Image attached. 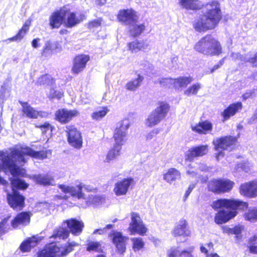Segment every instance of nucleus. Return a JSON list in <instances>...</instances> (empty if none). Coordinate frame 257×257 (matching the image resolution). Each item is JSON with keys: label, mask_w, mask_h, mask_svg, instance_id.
<instances>
[{"label": "nucleus", "mask_w": 257, "mask_h": 257, "mask_svg": "<svg viewBox=\"0 0 257 257\" xmlns=\"http://www.w3.org/2000/svg\"><path fill=\"white\" fill-rule=\"evenodd\" d=\"M236 142V139L232 136L217 138L214 140L213 143L216 151L220 149L223 150H231Z\"/></svg>", "instance_id": "13"}, {"label": "nucleus", "mask_w": 257, "mask_h": 257, "mask_svg": "<svg viewBox=\"0 0 257 257\" xmlns=\"http://www.w3.org/2000/svg\"><path fill=\"white\" fill-rule=\"evenodd\" d=\"M243 229L242 226H236L232 228V234L235 235L236 241L239 242L241 239V233Z\"/></svg>", "instance_id": "52"}, {"label": "nucleus", "mask_w": 257, "mask_h": 257, "mask_svg": "<svg viewBox=\"0 0 257 257\" xmlns=\"http://www.w3.org/2000/svg\"><path fill=\"white\" fill-rule=\"evenodd\" d=\"M101 25V20L97 19L90 22L88 24L89 28L92 29L94 28H98Z\"/></svg>", "instance_id": "58"}, {"label": "nucleus", "mask_w": 257, "mask_h": 257, "mask_svg": "<svg viewBox=\"0 0 257 257\" xmlns=\"http://www.w3.org/2000/svg\"><path fill=\"white\" fill-rule=\"evenodd\" d=\"M55 80L49 74L41 76L36 81V84L39 85H49L52 86L54 84Z\"/></svg>", "instance_id": "41"}, {"label": "nucleus", "mask_w": 257, "mask_h": 257, "mask_svg": "<svg viewBox=\"0 0 257 257\" xmlns=\"http://www.w3.org/2000/svg\"><path fill=\"white\" fill-rule=\"evenodd\" d=\"M194 49L208 56L218 55L221 52L219 43L211 35H207L200 40L194 46Z\"/></svg>", "instance_id": "4"}, {"label": "nucleus", "mask_w": 257, "mask_h": 257, "mask_svg": "<svg viewBox=\"0 0 257 257\" xmlns=\"http://www.w3.org/2000/svg\"><path fill=\"white\" fill-rule=\"evenodd\" d=\"M82 199L85 202V203L82 204L83 207L88 206L97 207L101 205L104 201L103 198L94 194H88L87 196Z\"/></svg>", "instance_id": "26"}, {"label": "nucleus", "mask_w": 257, "mask_h": 257, "mask_svg": "<svg viewBox=\"0 0 257 257\" xmlns=\"http://www.w3.org/2000/svg\"><path fill=\"white\" fill-rule=\"evenodd\" d=\"M9 91L7 88V86L4 84L2 86L1 89L0 90L1 93V97L3 99L5 97L6 93H9Z\"/></svg>", "instance_id": "59"}, {"label": "nucleus", "mask_w": 257, "mask_h": 257, "mask_svg": "<svg viewBox=\"0 0 257 257\" xmlns=\"http://www.w3.org/2000/svg\"><path fill=\"white\" fill-rule=\"evenodd\" d=\"M57 45V43H52L50 41H47L43 48V54L46 56L51 55L54 50L58 48Z\"/></svg>", "instance_id": "45"}, {"label": "nucleus", "mask_w": 257, "mask_h": 257, "mask_svg": "<svg viewBox=\"0 0 257 257\" xmlns=\"http://www.w3.org/2000/svg\"><path fill=\"white\" fill-rule=\"evenodd\" d=\"M86 250L88 251L102 252L101 244L99 242L91 241L87 245Z\"/></svg>", "instance_id": "49"}, {"label": "nucleus", "mask_w": 257, "mask_h": 257, "mask_svg": "<svg viewBox=\"0 0 257 257\" xmlns=\"http://www.w3.org/2000/svg\"><path fill=\"white\" fill-rule=\"evenodd\" d=\"M173 82V85L175 88L179 89L185 87L188 84L192 81L191 77H180L177 79H168Z\"/></svg>", "instance_id": "34"}, {"label": "nucleus", "mask_w": 257, "mask_h": 257, "mask_svg": "<svg viewBox=\"0 0 257 257\" xmlns=\"http://www.w3.org/2000/svg\"><path fill=\"white\" fill-rule=\"evenodd\" d=\"M50 87L51 88L49 91L47 93V96L49 98L52 99L56 98L59 99L63 96V92L62 90H55L54 88V84Z\"/></svg>", "instance_id": "47"}, {"label": "nucleus", "mask_w": 257, "mask_h": 257, "mask_svg": "<svg viewBox=\"0 0 257 257\" xmlns=\"http://www.w3.org/2000/svg\"><path fill=\"white\" fill-rule=\"evenodd\" d=\"M257 61V52L253 57L247 56V62L250 63L253 66H256L255 63Z\"/></svg>", "instance_id": "61"}, {"label": "nucleus", "mask_w": 257, "mask_h": 257, "mask_svg": "<svg viewBox=\"0 0 257 257\" xmlns=\"http://www.w3.org/2000/svg\"><path fill=\"white\" fill-rule=\"evenodd\" d=\"M34 178L37 183L44 186L53 185L54 183V179L48 174L35 175Z\"/></svg>", "instance_id": "36"}, {"label": "nucleus", "mask_w": 257, "mask_h": 257, "mask_svg": "<svg viewBox=\"0 0 257 257\" xmlns=\"http://www.w3.org/2000/svg\"><path fill=\"white\" fill-rule=\"evenodd\" d=\"M133 242V248L135 251H139L144 246L145 243L141 237H134L131 238Z\"/></svg>", "instance_id": "48"}, {"label": "nucleus", "mask_w": 257, "mask_h": 257, "mask_svg": "<svg viewBox=\"0 0 257 257\" xmlns=\"http://www.w3.org/2000/svg\"><path fill=\"white\" fill-rule=\"evenodd\" d=\"M244 218L246 220L250 222L257 221V208H250L247 212L244 214Z\"/></svg>", "instance_id": "46"}, {"label": "nucleus", "mask_w": 257, "mask_h": 257, "mask_svg": "<svg viewBox=\"0 0 257 257\" xmlns=\"http://www.w3.org/2000/svg\"><path fill=\"white\" fill-rule=\"evenodd\" d=\"M69 234V231L63 227H59L55 229L53 232L52 235L50 238H53L55 239H65L67 238Z\"/></svg>", "instance_id": "40"}, {"label": "nucleus", "mask_w": 257, "mask_h": 257, "mask_svg": "<svg viewBox=\"0 0 257 257\" xmlns=\"http://www.w3.org/2000/svg\"><path fill=\"white\" fill-rule=\"evenodd\" d=\"M170 106L165 102H161L159 106L156 108L148 116L145 123L147 127H152L159 124L165 118L169 110Z\"/></svg>", "instance_id": "7"}, {"label": "nucleus", "mask_w": 257, "mask_h": 257, "mask_svg": "<svg viewBox=\"0 0 257 257\" xmlns=\"http://www.w3.org/2000/svg\"><path fill=\"white\" fill-rule=\"evenodd\" d=\"M134 184L132 178H126L118 181L114 185L113 191L117 196L125 195L132 185Z\"/></svg>", "instance_id": "14"}, {"label": "nucleus", "mask_w": 257, "mask_h": 257, "mask_svg": "<svg viewBox=\"0 0 257 257\" xmlns=\"http://www.w3.org/2000/svg\"><path fill=\"white\" fill-rule=\"evenodd\" d=\"M41 130L43 132H45L47 130H49L51 127V125L49 123L45 122L43 125L40 126Z\"/></svg>", "instance_id": "62"}, {"label": "nucleus", "mask_w": 257, "mask_h": 257, "mask_svg": "<svg viewBox=\"0 0 257 257\" xmlns=\"http://www.w3.org/2000/svg\"><path fill=\"white\" fill-rule=\"evenodd\" d=\"M118 253L123 254L126 250V241L127 237L123 236L120 232L113 231L109 234Z\"/></svg>", "instance_id": "15"}, {"label": "nucleus", "mask_w": 257, "mask_h": 257, "mask_svg": "<svg viewBox=\"0 0 257 257\" xmlns=\"http://www.w3.org/2000/svg\"><path fill=\"white\" fill-rule=\"evenodd\" d=\"M109 111V109L107 106L101 107L93 112L91 116L93 119L99 120L104 117Z\"/></svg>", "instance_id": "43"}, {"label": "nucleus", "mask_w": 257, "mask_h": 257, "mask_svg": "<svg viewBox=\"0 0 257 257\" xmlns=\"http://www.w3.org/2000/svg\"><path fill=\"white\" fill-rule=\"evenodd\" d=\"M223 232L229 235L232 234V228L228 227L227 226H223L222 227Z\"/></svg>", "instance_id": "64"}, {"label": "nucleus", "mask_w": 257, "mask_h": 257, "mask_svg": "<svg viewBox=\"0 0 257 257\" xmlns=\"http://www.w3.org/2000/svg\"><path fill=\"white\" fill-rule=\"evenodd\" d=\"M121 149L120 147H116L113 145V147L110 149L103 159L104 163H109L115 160L121 154Z\"/></svg>", "instance_id": "31"}, {"label": "nucleus", "mask_w": 257, "mask_h": 257, "mask_svg": "<svg viewBox=\"0 0 257 257\" xmlns=\"http://www.w3.org/2000/svg\"><path fill=\"white\" fill-rule=\"evenodd\" d=\"M66 223L70 231L75 235H79L82 231L84 224L81 221L72 218L64 221L63 225Z\"/></svg>", "instance_id": "22"}, {"label": "nucleus", "mask_w": 257, "mask_h": 257, "mask_svg": "<svg viewBox=\"0 0 257 257\" xmlns=\"http://www.w3.org/2000/svg\"><path fill=\"white\" fill-rule=\"evenodd\" d=\"M40 39L39 38H36L34 39L32 42V47L34 48H37L39 46V42Z\"/></svg>", "instance_id": "63"}, {"label": "nucleus", "mask_w": 257, "mask_h": 257, "mask_svg": "<svg viewBox=\"0 0 257 257\" xmlns=\"http://www.w3.org/2000/svg\"><path fill=\"white\" fill-rule=\"evenodd\" d=\"M247 56L248 54L243 56L239 53H232L231 55L232 60L234 61H241L243 62H247Z\"/></svg>", "instance_id": "54"}, {"label": "nucleus", "mask_w": 257, "mask_h": 257, "mask_svg": "<svg viewBox=\"0 0 257 257\" xmlns=\"http://www.w3.org/2000/svg\"><path fill=\"white\" fill-rule=\"evenodd\" d=\"M30 220L29 213L23 212L18 214L11 221V225L14 228H17L20 225L25 226L29 223Z\"/></svg>", "instance_id": "24"}, {"label": "nucleus", "mask_w": 257, "mask_h": 257, "mask_svg": "<svg viewBox=\"0 0 257 257\" xmlns=\"http://www.w3.org/2000/svg\"><path fill=\"white\" fill-rule=\"evenodd\" d=\"M78 114V112L76 110H68L67 109H59L56 112L55 116L56 119L61 123H67Z\"/></svg>", "instance_id": "20"}, {"label": "nucleus", "mask_w": 257, "mask_h": 257, "mask_svg": "<svg viewBox=\"0 0 257 257\" xmlns=\"http://www.w3.org/2000/svg\"><path fill=\"white\" fill-rule=\"evenodd\" d=\"M168 79H173L171 78H159L158 81L155 83H159L161 85L171 87L173 86V82L169 80Z\"/></svg>", "instance_id": "53"}, {"label": "nucleus", "mask_w": 257, "mask_h": 257, "mask_svg": "<svg viewBox=\"0 0 257 257\" xmlns=\"http://www.w3.org/2000/svg\"><path fill=\"white\" fill-rule=\"evenodd\" d=\"M39 240L36 236L28 238L21 243L20 249L23 252H29L37 245Z\"/></svg>", "instance_id": "30"}, {"label": "nucleus", "mask_w": 257, "mask_h": 257, "mask_svg": "<svg viewBox=\"0 0 257 257\" xmlns=\"http://www.w3.org/2000/svg\"><path fill=\"white\" fill-rule=\"evenodd\" d=\"M234 183L228 179H214L209 182L208 188L209 190L215 192H226L230 191Z\"/></svg>", "instance_id": "9"}, {"label": "nucleus", "mask_w": 257, "mask_h": 257, "mask_svg": "<svg viewBox=\"0 0 257 257\" xmlns=\"http://www.w3.org/2000/svg\"><path fill=\"white\" fill-rule=\"evenodd\" d=\"M129 30L132 35L137 36L140 35L145 30V26L143 24H141L137 21V20L135 21L133 24L128 25Z\"/></svg>", "instance_id": "38"}, {"label": "nucleus", "mask_w": 257, "mask_h": 257, "mask_svg": "<svg viewBox=\"0 0 257 257\" xmlns=\"http://www.w3.org/2000/svg\"><path fill=\"white\" fill-rule=\"evenodd\" d=\"M127 45L129 50L132 53L150 49L149 43L146 40H136L128 43Z\"/></svg>", "instance_id": "28"}, {"label": "nucleus", "mask_w": 257, "mask_h": 257, "mask_svg": "<svg viewBox=\"0 0 257 257\" xmlns=\"http://www.w3.org/2000/svg\"><path fill=\"white\" fill-rule=\"evenodd\" d=\"M181 5L187 10H197L202 8V5L198 0H181Z\"/></svg>", "instance_id": "37"}, {"label": "nucleus", "mask_w": 257, "mask_h": 257, "mask_svg": "<svg viewBox=\"0 0 257 257\" xmlns=\"http://www.w3.org/2000/svg\"><path fill=\"white\" fill-rule=\"evenodd\" d=\"M68 11L67 7H63L52 14L49 18L50 26L52 29L58 28L64 22L65 18Z\"/></svg>", "instance_id": "12"}, {"label": "nucleus", "mask_w": 257, "mask_h": 257, "mask_svg": "<svg viewBox=\"0 0 257 257\" xmlns=\"http://www.w3.org/2000/svg\"><path fill=\"white\" fill-rule=\"evenodd\" d=\"M92 97L89 93L82 92L80 95V100L82 103L87 104L90 103Z\"/></svg>", "instance_id": "55"}, {"label": "nucleus", "mask_w": 257, "mask_h": 257, "mask_svg": "<svg viewBox=\"0 0 257 257\" xmlns=\"http://www.w3.org/2000/svg\"><path fill=\"white\" fill-rule=\"evenodd\" d=\"M206 12L194 24V29L198 32H204L214 29L221 18L219 4L212 2L206 6Z\"/></svg>", "instance_id": "2"}, {"label": "nucleus", "mask_w": 257, "mask_h": 257, "mask_svg": "<svg viewBox=\"0 0 257 257\" xmlns=\"http://www.w3.org/2000/svg\"><path fill=\"white\" fill-rule=\"evenodd\" d=\"M242 107L241 102H237L230 104L224 110L221 115L223 117V121L228 119L231 116L234 115Z\"/></svg>", "instance_id": "29"}, {"label": "nucleus", "mask_w": 257, "mask_h": 257, "mask_svg": "<svg viewBox=\"0 0 257 257\" xmlns=\"http://www.w3.org/2000/svg\"><path fill=\"white\" fill-rule=\"evenodd\" d=\"M22 106L23 115L30 118H37L38 116L47 117L48 113L45 111H38L32 107L27 102H20Z\"/></svg>", "instance_id": "18"}, {"label": "nucleus", "mask_w": 257, "mask_h": 257, "mask_svg": "<svg viewBox=\"0 0 257 257\" xmlns=\"http://www.w3.org/2000/svg\"><path fill=\"white\" fill-rule=\"evenodd\" d=\"M239 192L247 197H257V180L242 184L239 188Z\"/></svg>", "instance_id": "16"}, {"label": "nucleus", "mask_w": 257, "mask_h": 257, "mask_svg": "<svg viewBox=\"0 0 257 257\" xmlns=\"http://www.w3.org/2000/svg\"><path fill=\"white\" fill-rule=\"evenodd\" d=\"M208 152V146L207 145H202L189 149L186 153V162L191 161L194 157L202 156L206 154Z\"/></svg>", "instance_id": "21"}, {"label": "nucleus", "mask_w": 257, "mask_h": 257, "mask_svg": "<svg viewBox=\"0 0 257 257\" xmlns=\"http://www.w3.org/2000/svg\"><path fill=\"white\" fill-rule=\"evenodd\" d=\"M65 127V131L67 133L69 144L75 148H81L82 145V138L79 131L73 125H67Z\"/></svg>", "instance_id": "10"}, {"label": "nucleus", "mask_w": 257, "mask_h": 257, "mask_svg": "<svg viewBox=\"0 0 257 257\" xmlns=\"http://www.w3.org/2000/svg\"><path fill=\"white\" fill-rule=\"evenodd\" d=\"M194 188V185L191 184L189 185L188 189L186 190V191L184 194V201L187 199L188 197L189 196L190 193L191 192V191H192V190Z\"/></svg>", "instance_id": "60"}, {"label": "nucleus", "mask_w": 257, "mask_h": 257, "mask_svg": "<svg viewBox=\"0 0 257 257\" xmlns=\"http://www.w3.org/2000/svg\"><path fill=\"white\" fill-rule=\"evenodd\" d=\"M9 218L10 216L7 217L0 222V237L8 232L10 229V226L8 223Z\"/></svg>", "instance_id": "50"}, {"label": "nucleus", "mask_w": 257, "mask_h": 257, "mask_svg": "<svg viewBox=\"0 0 257 257\" xmlns=\"http://www.w3.org/2000/svg\"><path fill=\"white\" fill-rule=\"evenodd\" d=\"M201 88V84L200 83H195L186 89L184 93L187 96H189L191 94H196L197 93L198 90Z\"/></svg>", "instance_id": "51"}, {"label": "nucleus", "mask_w": 257, "mask_h": 257, "mask_svg": "<svg viewBox=\"0 0 257 257\" xmlns=\"http://www.w3.org/2000/svg\"><path fill=\"white\" fill-rule=\"evenodd\" d=\"M117 18L125 25H130L137 20L136 13L132 10H123L119 11Z\"/></svg>", "instance_id": "19"}, {"label": "nucleus", "mask_w": 257, "mask_h": 257, "mask_svg": "<svg viewBox=\"0 0 257 257\" xmlns=\"http://www.w3.org/2000/svg\"><path fill=\"white\" fill-rule=\"evenodd\" d=\"M257 96V90H251L247 91L242 95V98L244 100H246L249 98H253Z\"/></svg>", "instance_id": "56"}, {"label": "nucleus", "mask_w": 257, "mask_h": 257, "mask_svg": "<svg viewBox=\"0 0 257 257\" xmlns=\"http://www.w3.org/2000/svg\"><path fill=\"white\" fill-rule=\"evenodd\" d=\"M181 175L178 170L175 168H170L163 175V179L169 184H172L174 181L180 179Z\"/></svg>", "instance_id": "33"}, {"label": "nucleus", "mask_w": 257, "mask_h": 257, "mask_svg": "<svg viewBox=\"0 0 257 257\" xmlns=\"http://www.w3.org/2000/svg\"><path fill=\"white\" fill-rule=\"evenodd\" d=\"M128 229L131 234L137 233L140 235H144L148 230L139 215L135 212L131 213V222Z\"/></svg>", "instance_id": "11"}, {"label": "nucleus", "mask_w": 257, "mask_h": 257, "mask_svg": "<svg viewBox=\"0 0 257 257\" xmlns=\"http://www.w3.org/2000/svg\"><path fill=\"white\" fill-rule=\"evenodd\" d=\"M173 234L174 236H189L191 232L187 227V221L184 219L179 221L178 224L175 227Z\"/></svg>", "instance_id": "27"}, {"label": "nucleus", "mask_w": 257, "mask_h": 257, "mask_svg": "<svg viewBox=\"0 0 257 257\" xmlns=\"http://www.w3.org/2000/svg\"><path fill=\"white\" fill-rule=\"evenodd\" d=\"M212 124L208 120L199 122L198 124L191 125L192 130L200 134H206L212 130Z\"/></svg>", "instance_id": "25"}, {"label": "nucleus", "mask_w": 257, "mask_h": 257, "mask_svg": "<svg viewBox=\"0 0 257 257\" xmlns=\"http://www.w3.org/2000/svg\"><path fill=\"white\" fill-rule=\"evenodd\" d=\"M11 181L13 193L8 194L9 204L14 209L21 210L24 206L25 198L16 189H25L28 185L24 180L18 178L11 179Z\"/></svg>", "instance_id": "3"}, {"label": "nucleus", "mask_w": 257, "mask_h": 257, "mask_svg": "<svg viewBox=\"0 0 257 257\" xmlns=\"http://www.w3.org/2000/svg\"><path fill=\"white\" fill-rule=\"evenodd\" d=\"M144 78L140 75H138L137 77L128 81L125 85L126 89L130 91H135L141 85Z\"/></svg>", "instance_id": "39"}, {"label": "nucleus", "mask_w": 257, "mask_h": 257, "mask_svg": "<svg viewBox=\"0 0 257 257\" xmlns=\"http://www.w3.org/2000/svg\"><path fill=\"white\" fill-rule=\"evenodd\" d=\"M31 23V21L30 20L27 21L26 22H25V23L24 24V25H23V26L22 27L21 29L20 30V31H19V32L16 36H15L14 37H13L12 38H9L8 39L5 40V41L6 42L8 41H21L24 37V36L26 35L27 32L29 31V27L30 26Z\"/></svg>", "instance_id": "32"}, {"label": "nucleus", "mask_w": 257, "mask_h": 257, "mask_svg": "<svg viewBox=\"0 0 257 257\" xmlns=\"http://www.w3.org/2000/svg\"><path fill=\"white\" fill-rule=\"evenodd\" d=\"M85 19V16L78 12H70L68 9L65 16L64 24L67 28H72L81 23Z\"/></svg>", "instance_id": "17"}, {"label": "nucleus", "mask_w": 257, "mask_h": 257, "mask_svg": "<svg viewBox=\"0 0 257 257\" xmlns=\"http://www.w3.org/2000/svg\"><path fill=\"white\" fill-rule=\"evenodd\" d=\"M59 188L64 193L69 194L78 199L84 198L87 196L83 192V189L88 192H92L94 188L89 185H87L78 180H76L71 185H59Z\"/></svg>", "instance_id": "6"}, {"label": "nucleus", "mask_w": 257, "mask_h": 257, "mask_svg": "<svg viewBox=\"0 0 257 257\" xmlns=\"http://www.w3.org/2000/svg\"><path fill=\"white\" fill-rule=\"evenodd\" d=\"M89 60V57L88 55H80L76 56L74 60L73 72L77 74L82 71Z\"/></svg>", "instance_id": "23"}, {"label": "nucleus", "mask_w": 257, "mask_h": 257, "mask_svg": "<svg viewBox=\"0 0 257 257\" xmlns=\"http://www.w3.org/2000/svg\"><path fill=\"white\" fill-rule=\"evenodd\" d=\"M168 257H192L190 252L179 248H172L168 252Z\"/></svg>", "instance_id": "42"}, {"label": "nucleus", "mask_w": 257, "mask_h": 257, "mask_svg": "<svg viewBox=\"0 0 257 257\" xmlns=\"http://www.w3.org/2000/svg\"><path fill=\"white\" fill-rule=\"evenodd\" d=\"M248 204L246 202L239 200L220 199L214 201L211 204V207L215 210L225 208L219 211L215 216L214 221L218 224L227 222L233 218L237 214L236 209H244L247 208Z\"/></svg>", "instance_id": "1"}, {"label": "nucleus", "mask_w": 257, "mask_h": 257, "mask_svg": "<svg viewBox=\"0 0 257 257\" xmlns=\"http://www.w3.org/2000/svg\"><path fill=\"white\" fill-rule=\"evenodd\" d=\"M130 121L128 119H124L119 121L116 125L113 134L114 146L120 147L125 144L127 141V130L130 126Z\"/></svg>", "instance_id": "8"}, {"label": "nucleus", "mask_w": 257, "mask_h": 257, "mask_svg": "<svg viewBox=\"0 0 257 257\" xmlns=\"http://www.w3.org/2000/svg\"><path fill=\"white\" fill-rule=\"evenodd\" d=\"M159 133V130L158 128H156L150 132H149L146 135V139L147 140H151L153 139L158 133Z\"/></svg>", "instance_id": "57"}, {"label": "nucleus", "mask_w": 257, "mask_h": 257, "mask_svg": "<svg viewBox=\"0 0 257 257\" xmlns=\"http://www.w3.org/2000/svg\"><path fill=\"white\" fill-rule=\"evenodd\" d=\"M76 242H68L63 247H59L53 243L46 245L44 249L38 253L37 257H61L70 252L74 246L78 245Z\"/></svg>", "instance_id": "5"}, {"label": "nucleus", "mask_w": 257, "mask_h": 257, "mask_svg": "<svg viewBox=\"0 0 257 257\" xmlns=\"http://www.w3.org/2000/svg\"><path fill=\"white\" fill-rule=\"evenodd\" d=\"M247 248L250 253L257 254V234H255L248 238Z\"/></svg>", "instance_id": "44"}, {"label": "nucleus", "mask_w": 257, "mask_h": 257, "mask_svg": "<svg viewBox=\"0 0 257 257\" xmlns=\"http://www.w3.org/2000/svg\"><path fill=\"white\" fill-rule=\"evenodd\" d=\"M207 170V167L203 164H197L192 163L189 165V169L187 170V174L191 176L195 177L200 171H206Z\"/></svg>", "instance_id": "35"}]
</instances>
